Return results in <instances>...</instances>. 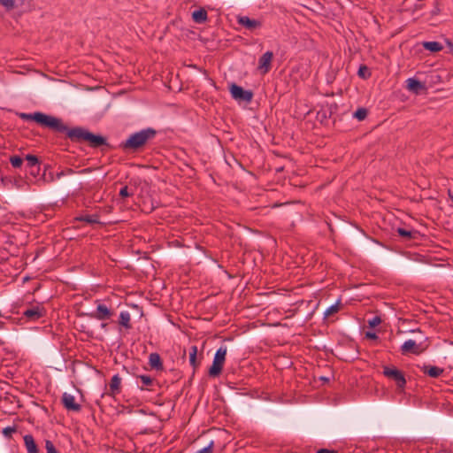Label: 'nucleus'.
<instances>
[{"label": "nucleus", "mask_w": 453, "mask_h": 453, "mask_svg": "<svg viewBox=\"0 0 453 453\" xmlns=\"http://www.w3.org/2000/svg\"><path fill=\"white\" fill-rule=\"evenodd\" d=\"M157 135V131L152 127L142 129L139 132L132 134L128 139L120 143V148L127 151H139L150 141L153 140Z\"/></svg>", "instance_id": "2"}, {"label": "nucleus", "mask_w": 453, "mask_h": 453, "mask_svg": "<svg viewBox=\"0 0 453 453\" xmlns=\"http://www.w3.org/2000/svg\"><path fill=\"white\" fill-rule=\"evenodd\" d=\"M439 12H440V9L438 8V2L436 1V2H435V8H434V10L432 12V14H433V15H436V14H438V13H439Z\"/></svg>", "instance_id": "39"}, {"label": "nucleus", "mask_w": 453, "mask_h": 453, "mask_svg": "<svg viewBox=\"0 0 453 453\" xmlns=\"http://www.w3.org/2000/svg\"><path fill=\"white\" fill-rule=\"evenodd\" d=\"M341 300H338L334 304L328 307L324 312V318H328L340 311Z\"/></svg>", "instance_id": "25"}, {"label": "nucleus", "mask_w": 453, "mask_h": 453, "mask_svg": "<svg viewBox=\"0 0 453 453\" xmlns=\"http://www.w3.org/2000/svg\"><path fill=\"white\" fill-rule=\"evenodd\" d=\"M22 314L28 320L36 321L45 316L46 311L43 306L37 304L26 309Z\"/></svg>", "instance_id": "7"}, {"label": "nucleus", "mask_w": 453, "mask_h": 453, "mask_svg": "<svg viewBox=\"0 0 453 453\" xmlns=\"http://www.w3.org/2000/svg\"><path fill=\"white\" fill-rule=\"evenodd\" d=\"M317 453H337L336 450H330V449H320L317 451Z\"/></svg>", "instance_id": "38"}, {"label": "nucleus", "mask_w": 453, "mask_h": 453, "mask_svg": "<svg viewBox=\"0 0 453 453\" xmlns=\"http://www.w3.org/2000/svg\"><path fill=\"white\" fill-rule=\"evenodd\" d=\"M213 444H214V442L211 441V443L208 446L204 447L202 449H199L196 453H212Z\"/></svg>", "instance_id": "34"}, {"label": "nucleus", "mask_w": 453, "mask_h": 453, "mask_svg": "<svg viewBox=\"0 0 453 453\" xmlns=\"http://www.w3.org/2000/svg\"><path fill=\"white\" fill-rule=\"evenodd\" d=\"M237 23L250 31H254L262 27V23L259 20L252 19L248 16H238Z\"/></svg>", "instance_id": "10"}, {"label": "nucleus", "mask_w": 453, "mask_h": 453, "mask_svg": "<svg viewBox=\"0 0 453 453\" xmlns=\"http://www.w3.org/2000/svg\"><path fill=\"white\" fill-rule=\"evenodd\" d=\"M192 19L196 23L203 24L208 19L207 12L203 8H200L199 10L193 12Z\"/></svg>", "instance_id": "18"}, {"label": "nucleus", "mask_w": 453, "mask_h": 453, "mask_svg": "<svg viewBox=\"0 0 453 453\" xmlns=\"http://www.w3.org/2000/svg\"><path fill=\"white\" fill-rule=\"evenodd\" d=\"M120 385H121V378L119 374H115L109 384V391L102 395L104 397V395L110 396H115L116 395L120 393Z\"/></svg>", "instance_id": "13"}, {"label": "nucleus", "mask_w": 453, "mask_h": 453, "mask_svg": "<svg viewBox=\"0 0 453 453\" xmlns=\"http://www.w3.org/2000/svg\"><path fill=\"white\" fill-rule=\"evenodd\" d=\"M424 7V4L421 3V0H418V3L413 6V12L421 10Z\"/></svg>", "instance_id": "35"}, {"label": "nucleus", "mask_w": 453, "mask_h": 453, "mask_svg": "<svg viewBox=\"0 0 453 453\" xmlns=\"http://www.w3.org/2000/svg\"><path fill=\"white\" fill-rule=\"evenodd\" d=\"M422 46L425 50L434 53L443 50L442 44L438 42H423Z\"/></svg>", "instance_id": "22"}, {"label": "nucleus", "mask_w": 453, "mask_h": 453, "mask_svg": "<svg viewBox=\"0 0 453 453\" xmlns=\"http://www.w3.org/2000/svg\"><path fill=\"white\" fill-rule=\"evenodd\" d=\"M406 88L415 94H418L421 90L426 88L425 84L415 78H410L406 81Z\"/></svg>", "instance_id": "15"}, {"label": "nucleus", "mask_w": 453, "mask_h": 453, "mask_svg": "<svg viewBox=\"0 0 453 453\" xmlns=\"http://www.w3.org/2000/svg\"><path fill=\"white\" fill-rule=\"evenodd\" d=\"M0 4L6 10H12L15 8V0H0Z\"/></svg>", "instance_id": "29"}, {"label": "nucleus", "mask_w": 453, "mask_h": 453, "mask_svg": "<svg viewBox=\"0 0 453 453\" xmlns=\"http://www.w3.org/2000/svg\"><path fill=\"white\" fill-rule=\"evenodd\" d=\"M368 115V110L364 107L358 108L354 113L353 117L358 119L359 121H362L366 119Z\"/></svg>", "instance_id": "26"}, {"label": "nucleus", "mask_w": 453, "mask_h": 453, "mask_svg": "<svg viewBox=\"0 0 453 453\" xmlns=\"http://www.w3.org/2000/svg\"><path fill=\"white\" fill-rule=\"evenodd\" d=\"M96 303L97 304L96 311L88 314L90 318L97 320H107L111 319V317L115 314V311L112 309L108 308L99 300H96Z\"/></svg>", "instance_id": "6"}, {"label": "nucleus", "mask_w": 453, "mask_h": 453, "mask_svg": "<svg viewBox=\"0 0 453 453\" xmlns=\"http://www.w3.org/2000/svg\"><path fill=\"white\" fill-rule=\"evenodd\" d=\"M197 347L196 345H193L190 347L189 349V362L190 365L193 366L194 369H196L199 363L197 362L196 356H197Z\"/></svg>", "instance_id": "24"}, {"label": "nucleus", "mask_w": 453, "mask_h": 453, "mask_svg": "<svg viewBox=\"0 0 453 453\" xmlns=\"http://www.w3.org/2000/svg\"><path fill=\"white\" fill-rule=\"evenodd\" d=\"M119 324L126 329H131V316L128 311H121L119 314Z\"/></svg>", "instance_id": "21"}, {"label": "nucleus", "mask_w": 453, "mask_h": 453, "mask_svg": "<svg viewBox=\"0 0 453 453\" xmlns=\"http://www.w3.org/2000/svg\"><path fill=\"white\" fill-rule=\"evenodd\" d=\"M26 160L27 161V166L31 168V174H35V172L34 171L35 167H36V173L39 172V159L36 156L27 154L26 156Z\"/></svg>", "instance_id": "19"}, {"label": "nucleus", "mask_w": 453, "mask_h": 453, "mask_svg": "<svg viewBox=\"0 0 453 453\" xmlns=\"http://www.w3.org/2000/svg\"><path fill=\"white\" fill-rule=\"evenodd\" d=\"M383 375L392 380H394L398 388L403 389L406 385V380L402 371L398 370L395 366H384Z\"/></svg>", "instance_id": "4"}, {"label": "nucleus", "mask_w": 453, "mask_h": 453, "mask_svg": "<svg viewBox=\"0 0 453 453\" xmlns=\"http://www.w3.org/2000/svg\"><path fill=\"white\" fill-rule=\"evenodd\" d=\"M232 97L238 102L250 103L253 98L251 90H245L242 87L232 83L229 88Z\"/></svg>", "instance_id": "5"}, {"label": "nucleus", "mask_w": 453, "mask_h": 453, "mask_svg": "<svg viewBox=\"0 0 453 453\" xmlns=\"http://www.w3.org/2000/svg\"><path fill=\"white\" fill-rule=\"evenodd\" d=\"M425 349L426 347H422V343L417 344L413 340H408L401 346V352L403 355L409 353L419 355Z\"/></svg>", "instance_id": "8"}, {"label": "nucleus", "mask_w": 453, "mask_h": 453, "mask_svg": "<svg viewBox=\"0 0 453 453\" xmlns=\"http://www.w3.org/2000/svg\"><path fill=\"white\" fill-rule=\"evenodd\" d=\"M75 220L86 222L88 224H98L99 221V216L97 214H91V215H81L75 218Z\"/></svg>", "instance_id": "23"}, {"label": "nucleus", "mask_w": 453, "mask_h": 453, "mask_svg": "<svg viewBox=\"0 0 453 453\" xmlns=\"http://www.w3.org/2000/svg\"><path fill=\"white\" fill-rule=\"evenodd\" d=\"M149 365L152 369L157 371H162L164 369V365L161 360L159 354L153 352L149 356Z\"/></svg>", "instance_id": "16"}, {"label": "nucleus", "mask_w": 453, "mask_h": 453, "mask_svg": "<svg viewBox=\"0 0 453 453\" xmlns=\"http://www.w3.org/2000/svg\"><path fill=\"white\" fill-rule=\"evenodd\" d=\"M45 449L46 453H58L53 442L50 440H46L45 441Z\"/></svg>", "instance_id": "31"}, {"label": "nucleus", "mask_w": 453, "mask_h": 453, "mask_svg": "<svg viewBox=\"0 0 453 453\" xmlns=\"http://www.w3.org/2000/svg\"><path fill=\"white\" fill-rule=\"evenodd\" d=\"M449 196L451 199V201L453 202V191L451 192L450 190H449Z\"/></svg>", "instance_id": "41"}, {"label": "nucleus", "mask_w": 453, "mask_h": 453, "mask_svg": "<svg viewBox=\"0 0 453 453\" xmlns=\"http://www.w3.org/2000/svg\"><path fill=\"white\" fill-rule=\"evenodd\" d=\"M17 431L16 426H7L3 429V434L7 437L11 438L12 434Z\"/></svg>", "instance_id": "32"}, {"label": "nucleus", "mask_w": 453, "mask_h": 453, "mask_svg": "<svg viewBox=\"0 0 453 453\" xmlns=\"http://www.w3.org/2000/svg\"><path fill=\"white\" fill-rule=\"evenodd\" d=\"M61 402L67 411H80L81 410V406L75 402L74 396L70 394L64 393Z\"/></svg>", "instance_id": "12"}, {"label": "nucleus", "mask_w": 453, "mask_h": 453, "mask_svg": "<svg viewBox=\"0 0 453 453\" xmlns=\"http://www.w3.org/2000/svg\"><path fill=\"white\" fill-rule=\"evenodd\" d=\"M137 379H140L142 381V386H139L141 390H150L154 391L156 386H159V383L157 380L153 379L150 375L142 374L137 375Z\"/></svg>", "instance_id": "11"}, {"label": "nucleus", "mask_w": 453, "mask_h": 453, "mask_svg": "<svg viewBox=\"0 0 453 453\" xmlns=\"http://www.w3.org/2000/svg\"><path fill=\"white\" fill-rule=\"evenodd\" d=\"M107 324H102V327H106Z\"/></svg>", "instance_id": "42"}, {"label": "nucleus", "mask_w": 453, "mask_h": 453, "mask_svg": "<svg viewBox=\"0 0 453 453\" xmlns=\"http://www.w3.org/2000/svg\"><path fill=\"white\" fill-rule=\"evenodd\" d=\"M420 371L431 377V378H438L440 377L443 372H444V369L443 368H441V367H438V366H435V365H424L420 367Z\"/></svg>", "instance_id": "14"}, {"label": "nucleus", "mask_w": 453, "mask_h": 453, "mask_svg": "<svg viewBox=\"0 0 453 453\" xmlns=\"http://www.w3.org/2000/svg\"><path fill=\"white\" fill-rule=\"evenodd\" d=\"M74 171L72 168H66L65 171H62L61 173H58V177L66 175V174H72Z\"/></svg>", "instance_id": "36"}, {"label": "nucleus", "mask_w": 453, "mask_h": 453, "mask_svg": "<svg viewBox=\"0 0 453 453\" xmlns=\"http://www.w3.org/2000/svg\"><path fill=\"white\" fill-rule=\"evenodd\" d=\"M368 323L371 327H375L381 323V319L379 316H375Z\"/></svg>", "instance_id": "33"}, {"label": "nucleus", "mask_w": 453, "mask_h": 453, "mask_svg": "<svg viewBox=\"0 0 453 453\" xmlns=\"http://www.w3.org/2000/svg\"><path fill=\"white\" fill-rule=\"evenodd\" d=\"M133 195H134V192L129 191V188L127 186L122 187L121 189L119 190V196L121 198H127V197L132 196Z\"/></svg>", "instance_id": "30"}, {"label": "nucleus", "mask_w": 453, "mask_h": 453, "mask_svg": "<svg viewBox=\"0 0 453 453\" xmlns=\"http://www.w3.org/2000/svg\"><path fill=\"white\" fill-rule=\"evenodd\" d=\"M396 232L399 234V236H401L404 240L416 239L418 236V231H416V230L411 231V230H407V229L402 228V227H398L396 229Z\"/></svg>", "instance_id": "20"}, {"label": "nucleus", "mask_w": 453, "mask_h": 453, "mask_svg": "<svg viewBox=\"0 0 453 453\" xmlns=\"http://www.w3.org/2000/svg\"><path fill=\"white\" fill-rule=\"evenodd\" d=\"M24 443L27 453H41L33 435L26 434L24 436Z\"/></svg>", "instance_id": "17"}, {"label": "nucleus", "mask_w": 453, "mask_h": 453, "mask_svg": "<svg viewBox=\"0 0 453 453\" xmlns=\"http://www.w3.org/2000/svg\"><path fill=\"white\" fill-rule=\"evenodd\" d=\"M18 116L23 120H33L42 127L58 133L65 134L72 142L81 143L87 142L92 149H99L102 147L111 148L106 137L91 133L82 127H69L62 119L48 115L41 111L34 113H18Z\"/></svg>", "instance_id": "1"}, {"label": "nucleus", "mask_w": 453, "mask_h": 453, "mask_svg": "<svg viewBox=\"0 0 453 453\" xmlns=\"http://www.w3.org/2000/svg\"><path fill=\"white\" fill-rule=\"evenodd\" d=\"M357 74L364 79H365L371 75V73H369L368 67L365 65H362L359 66Z\"/></svg>", "instance_id": "28"}, {"label": "nucleus", "mask_w": 453, "mask_h": 453, "mask_svg": "<svg viewBox=\"0 0 453 453\" xmlns=\"http://www.w3.org/2000/svg\"><path fill=\"white\" fill-rule=\"evenodd\" d=\"M226 356V348L220 347L215 353L211 366L209 368L208 373L211 377H218L223 370L224 363Z\"/></svg>", "instance_id": "3"}, {"label": "nucleus", "mask_w": 453, "mask_h": 453, "mask_svg": "<svg viewBox=\"0 0 453 453\" xmlns=\"http://www.w3.org/2000/svg\"><path fill=\"white\" fill-rule=\"evenodd\" d=\"M90 171H91V169H90V168H84V169H82L80 173H88V172H90Z\"/></svg>", "instance_id": "40"}, {"label": "nucleus", "mask_w": 453, "mask_h": 453, "mask_svg": "<svg viewBox=\"0 0 453 453\" xmlns=\"http://www.w3.org/2000/svg\"><path fill=\"white\" fill-rule=\"evenodd\" d=\"M273 58V53L272 51L265 52L258 60V69L262 71V73H267L272 67V60Z\"/></svg>", "instance_id": "9"}, {"label": "nucleus", "mask_w": 453, "mask_h": 453, "mask_svg": "<svg viewBox=\"0 0 453 453\" xmlns=\"http://www.w3.org/2000/svg\"><path fill=\"white\" fill-rule=\"evenodd\" d=\"M10 162L13 167L19 168L23 164V158L19 156H12L10 157Z\"/></svg>", "instance_id": "27"}, {"label": "nucleus", "mask_w": 453, "mask_h": 453, "mask_svg": "<svg viewBox=\"0 0 453 453\" xmlns=\"http://www.w3.org/2000/svg\"><path fill=\"white\" fill-rule=\"evenodd\" d=\"M365 337L367 339H372V340L378 339V335L374 332H366L365 333Z\"/></svg>", "instance_id": "37"}]
</instances>
